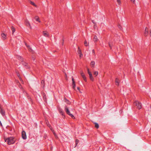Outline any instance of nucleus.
<instances>
[{
	"instance_id": "1",
	"label": "nucleus",
	"mask_w": 151,
	"mask_h": 151,
	"mask_svg": "<svg viewBox=\"0 0 151 151\" xmlns=\"http://www.w3.org/2000/svg\"><path fill=\"white\" fill-rule=\"evenodd\" d=\"M5 142H7L9 145H11L14 144L15 142V140L13 137H8L5 139Z\"/></svg>"
},
{
	"instance_id": "2",
	"label": "nucleus",
	"mask_w": 151,
	"mask_h": 151,
	"mask_svg": "<svg viewBox=\"0 0 151 151\" xmlns=\"http://www.w3.org/2000/svg\"><path fill=\"white\" fill-rule=\"evenodd\" d=\"M65 110L66 113L68 115L72 117V118L73 119H74L75 118V117L72 114L70 113V111L68 109V108L67 107V106H65Z\"/></svg>"
},
{
	"instance_id": "3",
	"label": "nucleus",
	"mask_w": 151,
	"mask_h": 151,
	"mask_svg": "<svg viewBox=\"0 0 151 151\" xmlns=\"http://www.w3.org/2000/svg\"><path fill=\"white\" fill-rule=\"evenodd\" d=\"M134 105L137 106V108L138 109H140L142 108V104L138 101H136L134 103Z\"/></svg>"
},
{
	"instance_id": "4",
	"label": "nucleus",
	"mask_w": 151,
	"mask_h": 151,
	"mask_svg": "<svg viewBox=\"0 0 151 151\" xmlns=\"http://www.w3.org/2000/svg\"><path fill=\"white\" fill-rule=\"evenodd\" d=\"M88 73L89 75V78L92 81H94V78L92 76V75L91 73V72L90 71L89 69L88 68L87 69Z\"/></svg>"
},
{
	"instance_id": "5",
	"label": "nucleus",
	"mask_w": 151,
	"mask_h": 151,
	"mask_svg": "<svg viewBox=\"0 0 151 151\" xmlns=\"http://www.w3.org/2000/svg\"><path fill=\"white\" fill-rule=\"evenodd\" d=\"M21 64L26 69H28L30 68V66L28 65V63L22 61V62Z\"/></svg>"
},
{
	"instance_id": "6",
	"label": "nucleus",
	"mask_w": 151,
	"mask_h": 151,
	"mask_svg": "<svg viewBox=\"0 0 151 151\" xmlns=\"http://www.w3.org/2000/svg\"><path fill=\"white\" fill-rule=\"evenodd\" d=\"M22 138L24 139H25L27 138V136L26 135V134L25 132L23 131L22 132Z\"/></svg>"
},
{
	"instance_id": "7",
	"label": "nucleus",
	"mask_w": 151,
	"mask_h": 151,
	"mask_svg": "<svg viewBox=\"0 0 151 151\" xmlns=\"http://www.w3.org/2000/svg\"><path fill=\"white\" fill-rule=\"evenodd\" d=\"M81 75L82 77V78H83V80H84L85 81H86V78L85 75L84 73L82 71H81L80 72Z\"/></svg>"
},
{
	"instance_id": "8",
	"label": "nucleus",
	"mask_w": 151,
	"mask_h": 151,
	"mask_svg": "<svg viewBox=\"0 0 151 151\" xmlns=\"http://www.w3.org/2000/svg\"><path fill=\"white\" fill-rule=\"evenodd\" d=\"M72 88L73 89L75 90V87H76V84H75V82L74 81V79L72 77Z\"/></svg>"
},
{
	"instance_id": "9",
	"label": "nucleus",
	"mask_w": 151,
	"mask_h": 151,
	"mask_svg": "<svg viewBox=\"0 0 151 151\" xmlns=\"http://www.w3.org/2000/svg\"><path fill=\"white\" fill-rule=\"evenodd\" d=\"M58 111L64 117H65V115H64V113L63 111V110L62 109L60 108L58 109Z\"/></svg>"
},
{
	"instance_id": "10",
	"label": "nucleus",
	"mask_w": 151,
	"mask_h": 151,
	"mask_svg": "<svg viewBox=\"0 0 151 151\" xmlns=\"http://www.w3.org/2000/svg\"><path fill=\"white\" fill-rule=\"evenodd\" d=\"M43 99L45 102H47V97L45 94L44 92L42 93Z\"/></svg>"
},
{
	"instance_id": "11",
	"label": "nucleus",
	"mask_w": 151,
	"mask_h": 151,
	"mask_svg": "<svg viewBox=\"0 0 151 151\" xmlns=\"http://www.w3.org/2000/svg\"><path fill=\"white\" fill-rule=\"evenodd\" d=\"M149 34L148 29L146 27L145 29L144 35L145 36H147Z\"/></svg>"
},
{
	"instance_id": "12",
	"label": "nucleus",
	"mask_w": 151,
	"mask_h": 151,
	"mask_svg": "<svg viewBox=\"0 0 151 151\" xmlns=\"http://www.w3.org/2000/svg\"><path fill=\"white\" fill-rule=\"evenodd\" d=\"M95 63L94 61H92L90 63V65L91 67L92 68H94L95 67Z\"/></svg>"
},
{
	"instance_id": "13",
	"label": "nucleus",
	"mask_w": 151,
	"mask_h": 151,
	"mask_svg": "<svg viewBox=\"0 0 151 151\" xmlns=\"http://www.w3.org/2000/svg\"><path fill=\"white\" fill-rule=\"evenodd\" d=\"M16 58L18 59L19 60L21 61L22 62L23 61V58L21 56H19V55H17L16 56Z\"/></svg>"
},
{
	"instance_id": "14",
	"label": "nucleus",
	"mask_w": 151,
	"mask_h": 151,
	"mask_svg": "<svg viewBox=\"0 0 151 151\" xmlns=\"http://www.w3.org/2000/svg\"><path fill=\"white\" fill-rule=\"evenodd\" d=\"M0 112L3 116H4L5 115V111L4 110H3L2 109H1V110L0 111Z\"/></svg>"
},
{
	"instance_id": "15",
	"label": "nucleus",
	"mask_w": 151,
	"mask_h": 151,
	"mask_svg": "<svg viewBox=\"0 0 151 151\" xmlns=\"http://www.w3.org/2000/svg\"><path fill=\"white\" fill-rule=\"evenodd\" d=\"M1 36L3 38V40H5L6 39V35L4 33H3L1 34Z\"/></svg>"
},
{
	"instance_id": "16",
	"label": "nucleus",
	"mask_w": 151,
	"mask_h": 151,
	"mask_svg": "<svg viewBox=\"0 0 151 151\" xmlns=\"http://www.w3.org/2000/svg\"><path fill=\"white\" fill-rule=\"evenodd\" d=\"M25 23L26 26L27 27H29L30 28H31V27L30 25V23L29 21L27 20H26L25 21Z\"/></svg>"
},
{
	"instance_id": "17",
	"label": "nucleus",
	"mask_w": 151,
	"mask_h": 151,
	"mask_svg": "<svg viewBox=\"0 0 151 151\" xmlns=\"http://www.w3.org/2000/svg\"><path fill=\"white\" fill-rule=\"evenodd\" d=\"M78 50L77 51V52L80 55V56L81 57V55H82V54L81 51V50L80 49L79 47H78Z\"/></svg>"
},
{
	"instance_id": "18",
	"label": "nucleus",
	"mask_w": 151,
	"mask_h": 151,
	"mask_svg": "<svg viewBox=\"0 0 151 151\" xmlns=\"http://www.w3.org/2000/svg\"><path fill=\"white\" fill-rule=\"evenodd\" d=\"M64 101L65 102H66L67 104H70V103L69 101V100L67 99L65 97L64 98Z\"/></svg>"
},
{
	"instance_id": "19",
	"label": "nucleus",
	"mask_w": 151,
	"mask_h": 151,
	"mask_svg": "<svg viewBox=\"0 0 151 151\" xmlns=\"http://www.w3.org/2000/svg\"><path fill=\"white\" fill-rule=\"evenodd\" d=\"M43 35L44 36L46 37H48L49 35L47 32H46V31H43Z\"/></svg>"
},
{
	"instance_id": "20",
	"label": "nucleus",
	"mask_w": 151,
	"mask_h": 151,
	"mask_svg": "<svg viewBox=\"0 0 151 151\" xmlns=\"http://www.w3.org/2000/svg\"><path fill=\"white\" fill-rule=\"evenodd\" d=\"M119 79L117 78H116V80H115V83H116V85L117 86H119Z\"/></svg>"
},
{
	"instance_id": "21",
	"label": "nucleus",
	"mask_w": 151,
	"mask_h": 151,
	"mask_svg": "<svg viewBox=\"0 0 151 151\" xmlns=\"http://www.w3.org/2000/svg\"><path fill=\"white\" fill-rule=\"evenodd\" d=\"M34 18L38 22H40V19L38 16H37L35 17Z\"/></svg>"
},
{
	"instance_id": "22",
	"label": "nucleus",
	"mask_w": 151,
	"mask_h": 151,
	"mask_svg": "<svg viewBox=\"0 0 151 151\" xmlns=\"http://www.w3.org/2000/svg\"><path fill=\"white\" fill-rule=\"evenodd\" d=\"M98 39L97 38V36L95 35L94 36L93 38V41L95 42H96L98 41Z\"/></svg>"
},
{
	"instance_id": "23",
	"label": "nucleus",
	"mask_w": 151,
	"mask_h": 151,
	"mask_svg": "<svg viewBox=\"0 0 151 151\" xmlns=\"http://www.w3.org/2000/svg\"><path fill=\"white\" fill-rule=\"evenodd\" d=\"M11 29L12 31V33L13 34L15 32V29L13 26L12 27Z\"/></svg>"
},
{
	"instance_id": "24",
	"label": "nucleus",
	"mask_w": 151,
	"mask_h": 151,
	"mask_svg": "<svg viewBox=\"0 0 151 151\" xmlns=\"http://www.w3.org/2000/svg\"><path fill=\"white\" fill-rule=\"evenodd\" d=\"M95 127L97 129H98L99 128V125L97 123H95Z\"/></svg>"
},
{
	"instance_id": "25",
	"label": "nucleus",
	"mask_w": 151,
	"mask_h": 151,
	"mask_svg": "<svg viewBox=\"0 0 151 151\" xmlns=\"http://www.w3.org/2000/svg\"><path fill=\"white\" fill-rule=\"evenodd\" d=\"M52 130V132H53V134H54L55 137V138H57L58 137H57V135L56 134H55V132L54 131V130Z\"/></svg>"
},
{
	"instance_id": "26",
	"label": "nucleus",
	"mask_w": 151,
	"mask_h": 151,
	"mask_svg": "<svg viewBox=\"0 0 151 151\" xmlns=\"http://www.w3.org/2000/svg\"><path fill=\"white\" fill-rule=\"evenodd\" d=\"M27 47L28 48L29 51H32V50L31 48L30 47L29 45H27Z\"/></svg>"
},
{
	"instance_id": "27",
	"label": "nucleus",
	"mask_w": 151,
	"mask_h": 151,
	"mask_svg": "<svg viewBox=\"0 0 151 151\" xmlns=\"http://www.w3.org/2000/svg\"><path fill=\"white\" fill-rule=\"evenodd\" d=\"M30 4H31L32 5L34 6H36V5H35V3L34 2H32L31 1H30Z\"/></svg>"
},
{
	"instance_id": "28",
	"label": "nucleus",
	"mask_w": 151,
	"mask_h": 151,
	"mask_svg": "<svg viewBox=\"0 0 151 151\" xmlns=\"http://www.w3.org/2000/svg\"><path fill=\"white\" fill-rule=\"evenodd\" d=\"M75 142H76V145H75V147H76L77 146L78 143L79 142V140L78 139H76V140Z\"/></svg>"
},
{
	"instance_id": "29",
	"label": "nucleus",
	"mask_w": 151,
	"mask_h": 151,
	"mask_svg": "<svg viewBox=\"0 0 151 151\" xmlns=\"http://www.w3.org/2000/svg\"><path fill=\"white\" fill-rule=\"evenodd\" d=\"M41 83L42 84H43V88H44L45 86V82L44 80H42L41 81Z\"/></svg>"
},
{
	"instance_id": "30",
	"label": "nucleus",
	"mask_w": 151,
	"mask_h": 151,
	"mask_svg": "<svg viewBox=\"0 0 151 151\" xmlns=\"http://www.w3.org/2000/svg\"><path fill=\"white\" fill-rule=\"evenodd\" d=\"M84 44L85 46H88V43H87L86 40L84 42Z\"/></svg>"
},
{
	"instance_id": "31",
	"label": "nucleus",
	"mask_w": 151,
	"mask_h": 151,
	"mask_svg": "<svg viewBox=\"0 0 151 151\" xmlns=\"http://www.w3.org/2000/svg\"><path fill=\"white\" fill-rule=\"evenodd\" d=\"M98 74V73L97 71H95L94 72L93 75L95 76H96Z\"/></svg>"
},
{
	"instance_id": "32",
	"label": "nucleus",
	"mask_w": 151,
	"mask_h": 151,
	"mask_svg": "<svg viewBox=\"0 0 151 151\" xmlns=\"http://www.w3.org/2000/svg\"><path fill=\"white\" fill-rule=\"evenodd\" d=\"M117 3L118 4L120 5L121 3L120 0H117Z\"/></svg>"
},
{
	"instance_id": "33",
	"label": "nucleus",
	"mask_w": 151,
	"mask_h": 151,
	"mask_svg": "<svg viewBox=\"0 0 151 151\" xmlns=\"http://www.w3.org/2000/svg\"><path fill=\"white\" fill-rule=\"evenodd\" d=\"M118 27L120 29H121L122 28V27L121 26L120 24H118Z\"/></svg>"
},
{
	"instance_id": "34",
	"label": "nucleus",
	"mask_w": 151,
	"mask_h": 151,
	"mask_svg": "<svg viewBox=\"0 0 151 151\" xmlns=\"http://www.w3.org/2000/svg\"><path fill=\"white\" fill-rule=\"evenodd\" d=\"M16 73H17V76L19 77V76H20V74H19V72H17V71L16 72Z\"/></svg>"
},
{
	"instance_id": "35",
	"label": "nucleus",
	"mask_w": 151,
	"mask_h": 151,
	"mask_svg": "<svg viewBox=\"0 0 151 151\" xmlns=\"http://www.w3.org/2000/svg\"><path fill=\"white\" fill-rule=\"evenodd\" d=\"M109 46L110 47L111 49H112V45L110 43H109Z\"/></svg>"
},
{
	"instance_id": "36",
	"label": "nucleus",
	"mask_w": 151,
	"mask_h": 151,
	"mask_svg": "<svg viewBox=\"0 0 151 151\" xmlns=\"http://www.w3.org/2000/svg\"><path fill=\"white\" fill-rule=\"evenodd\" d=\"M27 97H28V99H30V101L31 102H32V99H31V98L29 96H28Z\"/></svg>"
},
{
	"instance_id": "37",
	"label": "nucleus",
	"mask_w": 151,
	"mask_h": 151,
	"mask_svg": "<svg viewBox=\"0 0 151 151\" xmlns=\"http://www.w3.org/2000/svg\"><path fill=\"white\" fill-rule=\"evenodd\" d=\"M32 59L33 60H35V56H33L32 57Z\"/></svg>"
},
{
	"instance_id": "38",
	"label": "nucleus",
	"mask_w": 151,
	"mask_h": 151,
	"mask_svg": "<svg viewBox=\"0 0 151 151\" xmlns=\"http://www.w3.org/2000/svg\"><path fill=\"white\" fill-rule=\"evenodd\" d=\"M77 89L81 93V91H80V88L79 87H77Z\"/></svg>"
},
{
	"instance_id": "39",
	"label": "nucleus",
	"mask_w": 151,
	"mask_h": 151,
	"mask_svg": "<svg viewBox=\"0 0 151 151\" xmlns=\"http://www.w3.org/2000/svg\"><path fill=\"white\" fill-rule=\"evenodd\" d=\"M18 77L20 81H23L22 80L20 76H19Z\"/></svg>"
},
{
	"instance_id": "40",
	"label": "nucleus",
	"mask_w": 151,
	"mask_h": 151,
	"mask_svg": "<svg viewBox=\"0 0 151 151\" xmlns=\"http://www.w3.org/2000/svg\"><path fill=\"white\" fill-rule=\"evenodd\" d=\"M92 53L94 54H95V51H94V50H92Z\"/></svg>"
},
{
	"instance_id": "41",
	"label": "nucleus",
	"mask_w": 151,
	"mask_h": 151,
	"mask_svg": "<svg viewBox=\"0 0 151 151\" xmlns=\"http://www.w3.org/2000/svg\"><path fill=\"white\" fill-rule=\"evenodd\" d=\"M62 41H63V43H62V45H63V43H64V39H63L62 40Z\"/></svg>"
},
{
	"instance_id": "42",
	"label": "nucleus",
	"mask_w": 151,
	"mask_h": 151,
	"mask_svg": "<svg viewBox=\"0 0 151 151\" xmlns=\"http://www.w3.org/2000/svg\"><path fill=\"white\" fill-rule=\"evenodd\" d=\"M150 37H151V30L150 31Z\"/></svg>"
},
{
	"instance_id": "43",
	"label": "nucleus",
	"mask_w": 151,
	"mask_h": 151,
	"mask_svg": "<svg viewBox=\"0 0 151 151\" xmlns=\"http://www.w3.org/2000/svg\"><path fill=\"white\" fill-rule=\"evenodd\" d=\"M131 0V1L133 2L134 3V1H135V0Z\"/></svg>"
},
{
	"instance_id": "44",
	"label": "nucleus",
	"mask_w": 151,
	"mask_h": 151,
	"mask_svg": "<svg viewBox=\"0 0 151 151\" xmlns=\"http://www.w3.org/2000/svg\"><path fill=\"white\" fill-rule=\"evenodd\" d=\"M0 124L1 125V126H2V123L1 122V121H0Z\"/></svg>"
},
{
	"instance_id": "45",
	"label": "nucleus",
	"mask_w": 151,
	"mask_h": 151,
	"mask_svg": "<svg viewBox=\"0 0 151 151\" xmlns=\"http://www.w3.org/2000/svg\"><path fill=\"white\" fill-rule=\"evenodd\" d=\"M92 22L94 24H95V23L94 22V21L93 20H92Z\"/></svg>"
},
{
	"instance_id": "46",
	"label": "nucleus",
	"mask_w": 151,
	"mask_h": 151,
	"mask_svg": "<svg viewBox=\"0 0 151 151\" xmlns=\"http://www.w3.org/2000/svg\"><path fill=\"white\" fill-rule=\"evenodd\" d=\"M25 45L26 46H27V45H27V44L26 43H25Z\"/></svg>"
},
{
	"instance_id": "47",
	"label": "nucleus",
	"mask_w": 151,
	"mask_h": 151,
	"mask_svg": "<svg viewBox=\"0 0 151 151\" xmlns=\"http://www.w3.org/2000/svg\"><path fill=\"white\" fill-rule=\"evenodd\" d=\"M48 126H49V127H50V125L49 124L48 125Z\"/></svg>"
},
{
	"instance_id": "48",
	"label": "nucleus",
	"mask_w": 151,
	"mask_h": 151,
	"mask_svg": "<svg viewBox=\"0 0 151 151\" xmlns=\"http://www.w3.org/2000/svg\"><path fill=\"white\" fill-rule=\"evenodd\" d=\"M65 76H66V77H67V75L66 74H65Z\"/></svg>"
},
{
	"instance_id": "49",
	"label": "nucleus",
	"mask_w": 151,
	"mask_h": 151,
	"mask_svg": "<svg viewBox=\"0 0 151 151\" xmlns=\"http://www.w3.org/2000/svg\"><path fill=\"white\" fill-rule=\"evenodd\" d=\"M0 109H1V107L0 106Z\"/></svg>"
}]
</instances>
